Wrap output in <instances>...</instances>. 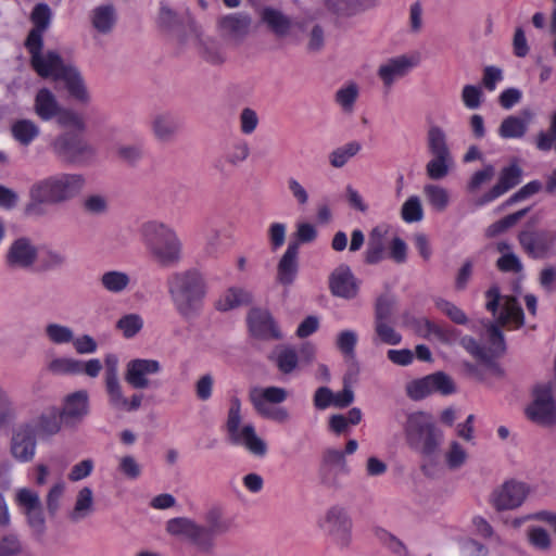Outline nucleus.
Returning a JSON list of instances; mask_svg holds the SVG:
<instances>
[{
	"mask_svg": "<svg viewBox=\"0 0 556 556\" xmlns=\"http://www.w3.org/2000/svg\"><path fill=\"white\" fill-rule=\"evenodd\" d=\"M51 17V9L46 3H38L31 12L34 27L25 41L30 54V64L40 77L64 81L72 98L80 103H87L90 97L77 68L65 63L55 51L42 52L43 33L50 26Z\"/></svg>",
	"mask_w": 556,
	"mask_h": 556,
	"instance_id": "obj_1",
	"label": "nucleus"
},
{
	"mask_svg": "<svg viewBox=\"0 0 556 556\" xmlns=\"http://www.w3.org/2000/svg\"><path fill=\"white\" fill-rule=\"evenodd\" d=\"M86 185L79 173H55L35 181L29 188V202L25 206L28 216H42L45 205L65 204L78 197Z\"/></svg>",
	"mask_w": 556,
	"mask_h": 556,
	"instance_id": "obj_2",
	"label": "nucleus"
},
{
	"mask_svg": "<svg viewBox=\"0 0 556 556\" xmlns=\"http://www.w3.org/2000/svg\"><path fill=\"white\" fill-rule=\"evenodd\" d=\"M166 287L173 307L181 318L192 319L201 314L207 285L198 269L173 271L167 277Z\"/></svg>",
	"mask_w": 556,
	"mask_h": 556,
	"instance_id": "obj_3",
	"label": "nucleus"
},
{
	"mask_svg": "<svg viewBox=\"0 0 556 556\" xmlns=\"http://www.w3.org/2000/svg\"><path fill=\"white\" fill-rule=\"evenodd\" d=\"M141 237L149 255L160 266H175L182 260V242L169 225L147 222L141 226Z\"/></svg>",
	"mask_w": 556,
	"mask_h": 556,
	"instance_id": "obj_4",
	"label": "nucleus"
},
{
	"mask_svg": "<svg viewBox=\"0 0 556 556\" xmlns=\"http://www.w3.org/2000/svg\"><path fill=\"white\" fill-rule=\"evenodd\" d=\"M226 431L231 444L243 447L255 457H264L268 446L262 439L252 422L242 424L241 402L232 397L227 414Z\"/></svg>",
	"mask_w": 556,
	"mask_h": 556,
	"instance_id": "obj_5",
	"label": "nucleus"
},
{
	"mask_svg": "<svg viewBox=\"0 0 556 556\" xmlns=\"http://www.w3.org/2000/svg\"><path fill=\"white\" fill-rule=\"evenodd\" d=\"M405 440L410 448L422 455H432L441 444L442 432L437 429L430 414L414 412L403 425Z\"/></svg>",
	"mask_w": 556,
	"mask_h": 556,
	"instance_id": "obj_6",
	"label": "nucleus"
},
{
	"mask_svg": "<svg viewBox=\"0 0 556 556\" xmlns=\"http://www.w3.org/2000/svg\"><path fill=\"white\" fill-rule=\"evenodd\" d=\"M427 151L431 159L426 164V174L432 180L445 178L454 167L447 136L440 126H430L426 136Z\"/></svg>",
	"mask_w": 556,
	"mask_h": 556,
	"instance_id": "obj_7",
	"label": "nucleus"
},
{
	"mask_svg": "<svg viewBox=\"0 0 556 556\" xmlns=\"http://www.w3.org/2000/svg\"><path fill=\"white\" fill-rule=\"evenodd\" d=\"M288 399V391L280 387L256 388L251 391L250 400L256 413L263 418L285 424L290 419V413L282 406Z\"/></svg>",
	"mask_w": 556,
	"mask_h": 556,
	"instance_id": "obj_8",
	"label": "nucleus"
},
{
	"mask_svg": "<svg viewBox=\"0 0 556 556\" xmlns=\"http://www.w3.org/2000/svg\"><path fill=\"white\" fill-rule=\"evenodd\" d=\"M485 307L496 318L497 324L516 329L523 325V311L516 298L502 295L497 286L485 292Z\"/></svg>",
	"mask_w": 556,
	"mask_h": 556,
	"instance_id": "obj_9",
	"label": "nucleus"
},
{
	"mask_svg": "<svg viewBox=\"0 0 556 556\" xmlns=\"http://www.w3.org/2000/svg\"><path fill=\"white\" fill-rule=\"evenodd\" d=\"M525 414L529 420L539 426L556 425V400L553 396L551 383H540L533 388L532 401L526 407Z\"/></svg>",
	"mask_w": 556,
	"mask_h": 556,
	"instance_id": "obj_10",
	"label": "nucleus"
},
{
	"mask_svg": "<svg viewBox=\"0 0 556 556\" xmlns=\"http://www.w3.org/2000/svg\"><path fill=\"white\" fill-rule=\"evenodd\" d=\"M166 531L173 536L187 540L199 553L211 554V540L204 525L188 517H176L167 520Z\"/></svg>",
	"mask_w": 556,
	"mask_h": 556,
	"instance_id": "obj_11",
	"label": "nucleus"
},
{
	"mask_svg": "<svg viewBox=\"0 0 556 556\" xmlns=\"http://www.w3.org/2000/svg\"><path fill=\"white\" fill-rule=\"evenodd\" d=\"M522 250L532 258L544 260L556 256V231L551 229H526L518 235Z\"/></svg>",
	"mask_w": 556,
	"mask_h": 556,
	"instance_id": "obj_12",
	"label": "nucleus"
},
{
	"mask_svg": "<svg viewBox=\"0 0 556 556\" xmlns=\"http://www.w3.org/2000/svg\"><path fill=\"white\" fill-rule=\"evenodd\" d=\"M14 501L31 530L36 534H42L46 530V517L39 493L30 488H20L15 491Z\"/></svg>",
	"mask_w": 556,
	"mask_h": 556,
	"instance_id": "obj_13",
	"label": "nucleus"
},
{
	"mask_svg": "<svg viewBox=\"0 0 556 556\" xmlns=\"http://www.w3.org/2000/svg\"><path fill=\"white\" fill-rule=\"evenodd\" d=\"M405 390L409 399L418 401L434 392H439L443 395L452 394L455 391V386L447 375L443 372H435L409 381L406 384Z\"/></svg>",
	"mask_w": 556,
	"mask_h": 556,
	"instance_id": "obj_14",
	"label": "nucleus"
},
{
	"mask_svg": "<svg viewBox=\"0 0 556 556\" xmlns=\"http://www.w3.org/2000/svg\"><path fill=\"white\" fill-rule=\"evenodd\" d=\"M162 364L154 358H132L125 366V381L135 390L152 387L151 377L160 375Z\"/></svg>",
	"mask_w": 556,
	"mask_h": 556,
	"instance_id": "obj_15",
	"label": "nucleus"
},
{
	"mask_svg": "<svg viewBox=\"0 0 556 556\" xmlns=\"http://www.w3.org/2000/svg\"><path fill=\"white\" fill-rule=\"evenodd\" d=\"M53 152L71 163H80L94 153L92 147L79 135L66 132L52 142Z\"/></svg>",
	"mask_w": 556,
	"mask_h": 556,
	"instance_id": "obj_16",
	"label": "nucleus"
},
{
	"mask_svg": "<svg viewBox=\"0 0 556 556\" xmlns=\"http://www.w3.org/2000/svg\"><path fill=\"white\" fill-rule=\"evenodd\" d=\"M528 493L526 483L509 480L492 492L491 503L496 510L515 509L522 505Z\"/></svg>",
	"mask_w": 556,
	"mask_h": 556,
	"instance_id": "obj_17",
	"label": "nucleus"
},
{
	"mask_svg": "<svg viewBox=\"0 0 556 556\" xmlns=\"http://www.w3.org/2000/svg\"><path fill=\"white\" fill-rule=\"evenodd\" d=\"M251 153L250 144L243 138L236 137L225 143L222 153L215 162V168L228 174L243 164Z\"/></svg>",
	"mask_w": 556,
	"mask_h": 556,
	"instance_id": "obj_18",
	"label": "nucleus"
},
{
	"mask_svg": "<svg viewBox=\"0 0 556 556\" xmlns=\"http://www.w3.org/2000/svg\"><path fill=\"white\" fill-rule=\"evenodd\" d=\"M419 63L417 54H403L391 58L378 68V76L386 88L390 89L393 84L405 77Z\"/></svg>",
	"mask_w": 556,
	"mask_h": 556,
	"instance_id": "obj_19",
	"label": "nucleus"
},
{
	"mask_svg": "<svg viewBox=\"0 0 556 556\" xmlns=\"http://www.w3.org/2000/svg\"><path fill=\"white\" fill-rule=\"evenodd\" d=\"M522 178V169L517 163H511L501 169L496 184L477 200L478 206H484L513 188H515Z\"/></svg>",
	"mask_w": 556,
	"mask_h": 556,
	"instance_id": "obj_20",
	"label": "nucleus"
},
{
	"mask_svg": "<svg viewBox=\"0 0 556 556\" xmlns=\"http://www.w3.org/2000/svg\"><path fill=\"white\" fill-rule=\"evenodd\" d=\"M249 329L253 337L262 340H281L283 333L271 314L266 309L253 308L248 315Z\"/></svg>",
	"mask_w": 556,
	"mask_h": 556,
	"instance_id": "obj_21",
	"label": "nucleus"
},
{
	"mask_svg": "<svg viewBox=\"0 0 556 556\" xmlns=\"http://www.w3.org/2000/svg\"><path fill=\"white\" fill-rule=\"evenodd\" d=\"M391 232L392 227L387 223L378 224L370 230L365 252L367 264H378L387 257Z\"/></svg>",
	"mask_w": 556,
	"mask_h": 556,
	"instance_id": "obj_22",
	"label": "nucleus"
},
{
	"mask_svg": "<svg viewBox=\"0 0 556 556\" xmlns=\"http://www.w3.org/2000/svg\"><path fill=\"white\" fill-rule=\"evenodd\" d=\"M62 415L58 407L49 406L45 408L36 418L30 422L25 424L29 427L31 433L40 439H48L56 434L62 427Z\"/></svg>",
	"mask_w": 556,
	"mask_h": 556,
	"instance_id": "obj_23",
	"label": "nucleus"
},
{
	"mask_svg": "<svg viewBox=\"0 0 556 556\" xmlns=\"http://www.w3.org/2000/svg\"><path fill=\"white\" fill-rule=\"evenodd\" d=\"M330 290L333 295L346 300L354 299L358 292V283L349 266L342 265L336 268L329 279Z\"/></svg>",
	"mask_w": 556,
	"mask_h": 556,
	"instance_id": "obj_24",
	"label": "nucleus"
},
{
	"mask_svg": "<svg viewBox=\"0 0 556 556\" xmlns=\"http://www.w3.org/2000/svg\"><path fill=\"white\" fill-rule=\"evenodd\" d=\"M533 116L534 114L530 109H522L519 115L506 116L498 127V136L502 139L522 138L527 134Z\"/></svg>",
	"mask_w": 556,
	"mask_h": 556,
	"instance_id": "obj_25",
	"label": "nucleus"
},
{
	"mask_svg": "<svg viewBox=\"0 0 556 556\" xmlns=\"http://www.w3.org/2000/svg\"><path fill=\"white\" fill-rule=\"evenodd\" d=\"M299 242H291L277 266V281L283 286H291L298 275Z\"/></svg>",
	"mask_w": 556,
	"mask_h": 556,
	"instance_id": "obj_26",
	"label": "nucleus"
},
{
	"mask_svg": "<svg viewBox=\"0 0 556 556\" xmlns=\"http://www.w3.org/2000/svg\"><path fill=\"white\" fill-rule=\"evenodd\" d=\"M88 393L85 390L67 395L64 400L63 408L60 410L65 422L74 424L81 420L88 414Z\"/></svg>",
	"mask_w": 556,
	"mask_h": 556,
	"instance_id": "obj_27",
	"label": "nucleus"
},
{
	"mask_svg": "<svg viewBox=\"0 0 556 556\" xmlns=\"http://www.w3.org/2000/svg\"><path fill=\"white\" fill-rule=\"evenodd\" d=\"M178 117L170 112H159L152 116L151 129L153 136L161 142L172 141L179 130Z\"/></svg>",
	"mask_w": 556,
	"mask_h": 556,
	"instance_id": "obj_28",
	"label": "nucleus"
},
{
	"mask_svg": "<svg viewBox=\"0 0 556 556\" xmlns=\"http://www.w3.org/2000/svg\"><path fill=\"white\" fill-rule=\"evenodd\" d=\"M7 257L10 266L27 268L34 264L37 250L28 239L20 238L11 244Z\"/></svg>",
	"mask_w": 556,
	"mask_h": 556,
	"instance_id": "obj_29",
	"label": "nucleus"
},
{
	"mask_svg": "<svg viewBox=\"0 0 556 556\" xmlns=\"http://www.w3.org/2000/svg\"><path fill=\"white\" fill-rule=\"evenodd\" d=\"M11 451L20 462L25 463L33 459L36 452V435L31 433L29 427L18 428L13 435Z\"/></svg>",
	"mask_w": 556,
	"mask_h": 556,
	"instance_id": "obj_30",
	"label": "nucleus"
},
{
	"mask_svg": "<svg viewBox=\"0 0 556 556\" xmlns=\"http://www.w3.org/2000/svg\"><path fill=\"white\" fill-rule=\"evenodd\" d=\"M94 509L92 489L90 486H83L75 496L74 505L67 513V518L71 522L77 523L91 516Z\"/></svg>",
	"mask_w": 556,
	"mask_h": 556,
	"instance_id": "obj_31",
	"label": "nucleus"
},
{
	"mask_svg": "<svg viewBox=\"0 0 556 556\" xmlns=\"http://www.w3.org/2000/svg\"><path fill=\"white\" fill-rule=\"evenodd\" d=\"M251 26V17L247 13H232L222 16L218 20V27L222 31L233 38H243L248 35Z\"/></svg>",
	"mask_w": 556,
	"mask_h": 556,
	"instance_id": "obj_32",
	"label": "nucleus"
},
{
	"mask_svg": "<svg viewBox=\"0 0 556 556\" xmlns=\"http://www.w3.org/2000/svg\"><path fill=\"white\" fill-rule=\"evenodd\" d=\"M34 110L42 121H50L60 113L61 106L55 96L49 89L42 88L36 94Z\"/></svg>",
	"mask_w": 556,
	"mask_h": 556,
	"instance_id": "obj_33",
	"label": "nucleus"
},
{
	"mask_svg": "<svg viewBox=\"0 0 556 556\" xmlns=\"http://www.w3.org/2000/svg\"><path fill=\"white\" fill-rule=\"evenodd\" d=\"M252 301L251 293L238 287H231L227 289L216 301V309L220 312H227L237 308L242 305H247Z\"/></svg>",
	"mask_w": 556,
	"mask_h": 556,
	"instance_id": "obj_34",
	"label": "nucleus"
},
{
	"mask_svg": "<svg viewBox=\"0 0 556 556\" xmlns=\"http://www.w3.org/2000/svg\"><path fill=\"white\" fill-rule=\"evenodd\" d=\"M270 359L274 361L278 370L285 375H290L299 366V355L291 345H278L273 351Z\"/></svg>",
	"mask_w": 556,
	"mask_h": 556,
	"instance_id": "obj_35",
	"label": "nucleus"
},
{
	"mask_svg": "<svg viewBox=\"0 0 556 556\" xmlns=\"http://www.w3.org/2000/svg\"><path fill=\"white\" fill-rule=\"evenodd\" d=\"M117 20L116 10L112 4L96 7L91 12V24L101 34H109Z\"/></svg>",
	"mask_w": 556,
	"mask_h": 556,
	"instance_id": "obj_36",
	"label": "nucleus"
},
{
	"mask_svg": "<svg viewBox=\"0 0 556 556\" xmlns=\"http://www.w3.org/2000/svg\"><path fill=\"white\" fill-rule=\"evenodd\" d=\"M205 522L204 529L207 531L208 538L211 540V553L214 549L215 543L214 538L219 534L226 533L231 526L230 520L223 517L222 510L219 508H211L205 514Z\"/></svg>",
	"mask_w": 556,
	"mask_h": 556,
	"instance_id": "obj_37",
	"label": "nucleus"
},
{
	"mask_svg": "<svg viewBox=\"0 0 556 556\" xmlns=\"http://www.w3.org/2000/svg\"><path fill=\"white\" fill-rule=\"evenodd\" d=\"M496 250L501 253V257L496 262V266L504 273H520L522 263L518 255L513 251V247L507 241H498Z\"/></svg>",
	"mask_w": 556,
	"mask_h": 556,
	"instance_id": "obj_38",
	"label": "nucleus"
},
{
	"mask_svg": "<svg viewBox=\"0 0 556 556\" xmlns=\"http://www.w3.org/2000/svg\"><path fill=\"white\" fill-rule=\"evenodd\" d=\"M321 470L325 477L332 472L348 475L350 469L344 453L337 448H327L323 455Z\"/></svg>",
	"mask_w": 556,
	"mask_h": 556,
	"instance_id": "obj_39",
	"label": "nucleus"
},
{
	"mask_svg": "<svg viewBox=\"0 0 556 556\" xmlns=\"http://www.w3.org/2000/svg\"><path fill=\"white\" fill-rule=\"evenodd\" d=\"M261 18L278 36H285L290 30L291 20L279 10L264 8Z\"/></svg>",
	"mask_w": 556,
	"mask_h": 556,
	"instance_id": "obj_40",
	"label": "nucleus"
},
{
	"mask_svg": "<svg viewBox=\"0 0 556 556\" xmlns=\"http://www.w3.org/2000/svg\"><path fill=\"white\" fill-rule=\"evenodd\" d=\"M485 350L489 355V362L502 355L506 350L504 336L496 324H488L485 329Z\"/></svg>",
	"mask_w": 556,
	"mask_h": 556,
	"instance_id": "obj_41",
	"label": "nucleus"
},
{
	"mask_svg": "<svg viewBox=\"0 0 556 556\" xmlns=\"http://www.w3.org/2000/svg\"><path fill=\"white\" fill-rule=\"evenodd\" d=\"M422 192L429 205L437 212H444L450 205V192L440 185L427 184Z\"/></svg>",
	"mask_w": 556,
	"mask_h": 556,
	"instance_id": "obj_42",
	"label": "nucleus"
},
{
	"mask_svg": "<svg viewBox=\"0 0 556 556\" xmlns=\"http://www.w3.org/2000/svg\"><path fill=\"white\" fill-rule=\"evenodd\" d=\"M13 138L23 146L30 144L39 136V127L30 119H17L11 126Z\"/></svg>",
	"mask_w": 556,
	"mask_h": 556,
	"instance_id": "obj_43",
	"label": "nucleus"
},
{
	"mask_svg": "<svg viewBox=\"0 0 556 556\" xmlns=\"http://www.w3.org/2000/svg\"><path fill=\"white\" fill-rule=\"evenodd\" d=\"M130 277L122 270H108L100 278L101 286L108 292L122 293L126 291L130 285Z\"/></svg>",
	"mask_w": 556,
	"mask_h": 556,
	"instance_id": "obj_44",
	"label": "nucleus"
},
{
	"mask_svg": "<svg viewBox=\"0 0 556 556\" xmlns=\"http://www.w3.org/2000/svg\"><path fill=\"white\" fill-rule=\"evenodd\" d=\"M47 340L55 345L71 344L74 341V330L59 323H48L45 327Z\"/></svg>",
	"mask_w": 556,
	"mask_h": 556,
	"instance_id": "obj_45",
	"label": "nucleus"
},
{
	"mask_svg": "<svg viewBox=\"0 0 556 556\" xmlns=\"http://www.w3.org/2000/svg\"><path fill=\"white\" fill-rule=\"evenodd\" d=\"M358 96V86L351 81L337 90L334 100L344 113H352L354 111Z\"/></svg>",
	"mask_w": 556,
	"mask_h": 556,
	"instance_id": "obj_46",
	"label": "nucleus"
},
{
	"mask_svg": "<svg viewBox=\"0 0 556 556\" xmlns=\"http://www.w3.org/2000/svg\"><path fill=\"white\" fill-rule=\"evenodd\" d=\"M362 150V144L358 141H350L329 154V162L332 167H343L352 157H354Z\"/></svg>",
	"mask_w": 556,
	"mask_h": 556,
	"instance_id": "obj_47",
	"label": "nucleus"
},
{
	"mask_svg": "<svg viewBox=\"0 0 556 556\" xmlns=\"http://www.w3.org/2000/svg\"><path fill=\"white\" fill-rule=\"evenodd\" d=\"M48 369L56 375H79L81 361L68 356L56 357L49 363Z\"/></svg>",
	"mask_w": 556,
	"mask_h": 556,
	"instance_id": "obj_48",
	"label": "nucleus"
},
{
	"mask_svg": "<svg viewBox=\"0 0 556 556\" xmlns=\"http://www.w3.org/2000/svg\"><path fill=\"white\" fill-rule=\"evenodd\" d=\"M103 383L109 405L116 410H121L126 400L121 379H106L103 380Z\"/></svg>",
	"mask_w": 556,
	"mask_h": 556,
	"instance_id": "obj_49",
	"label": "nucleus"
},
{
	"mask_svg": "<svg viewBox=\"0 0 556 556\" xmlns=\"http://www.w3.org/2000/svg\"><path fill=\"white\" fill-rule=\"evenodd\" d=\"M116 328L124 338L131 339L142 330L143 319L139 314H126L117 320Z\"/></svg>",
	"mask_w": 556,
	"mask_h": 556,
	"instance_id": "obj_50",
	"label": "nucleus"
},
{
	"mask_svg": "<svg viewBox=\"0 0 556 556\" xmlns=\"http://www.w3.org/2000/svg\"><path fill=\"white\" fill-rule=\"evenodd\" d=\"M444 459L446 466L451 470H456L466 464L468 459V453L458 441L454 440L450 443L447 450L445 451Z\"/></svg>",
	"mask_w": 556,
	"mask_h": 556,
	"instance_id": "obj_51",
	"label": "nucleus"
},
{
	"mask_svg": "<svg viewBox=\"0 0 556 556\" xmlns=\"http://www.w3.org/2000/svg\"><path fill=\"white\" fill-rule=\"evenodd\" d=\"M401 217L404 222L412 224L420 222L424 217L421 201L417 195L409 197L402 205Z\"/></svg>",
	"mask_w": 556,
	"mask_h": 556,
	"instance_id": "obj_52",
	"label": "nucleus"
},
{
	"mask_svg": "<svg viewBox=\"0 0 556 556\" xmlns=\"http://www.w3.org/2000/svg\"><path fill=\"white\" fill-rule=\"evenodd\" d=\"M460 97L464 106L468 110L479 109L484 101L482 87L477 85H465Z\"/></svg>",
	"mask_w": 556,
	"mask_h": 556,
	"instance_id": "obj_53",
	"label": "nucleus"
},
{
	"mask_svg": "<svg viewBox=\"0 0 556 556\" xmlns=\"http://www.w3.org/2000/svg\"><path fill=\"white\" fill-rule=\"evenodd\" d=\"M529 543L539 551H547L552 545L548 532L539 526H531L527 529Z\"/></svg>",
	"mask_w": 556,
	"mask_h": 556,
	"instance_id": "obj_54",
	"label": "nucleus"
},
{
	"mask_svg": "<svg viewBox=\"0 0 556 556\" xmlns=\"http://www.w3.org/2000/svg\"><path fill=\"white\" fill-rule=\"evenodd\" d=\"M375 331L379 340L389 345L401 343L402 336L390 325V320L375 321Z\"/></svg>",
	"mask_w": 556,
	"mask_h": 556,
	"instance_id": "obj_55",
	"label": "nucleus"
},
{
	"mask_svg": "<svg viewBox=\"0 0 556 556\" xmlns=\"http://www.w3.org/2000/svg\"><path fill=\"white\" fill-rule=\"evenodd\" d=\"M23 552L21 539L15 533H8L0 538V556H18Z\"/></svg>",
	"mask_w": 556,
	"mask_h": 556,
	"instance_id": "obj_56",
	"label": "nucleus"
},
{
	"mask_svg": "<svg viewBox=\"0 0 556 556\" xmlns=\"http://www.w3.org/2000/svg\"><path fill=\"white\" fill-rule=\"evenodd\" d=\"M65 483L63 481H59L54 483L46 496V505L47 509L50 515L54 516L60 507H61V500L65 493Z\"/></svg>",
	"mask_w": 556,
	"mask_h": 556,
	"instance_id": "obj_57",
	"label": "nucleus"
},
{
	"mask_svg": "<svg viewBox=\"0 0 556 556\" xmlns=\"http://www.w3.org/2000/svg\"><path fill=\"white\" fill-rule=\"evenodd\" d=\"M495 174V168L492 164H486L483 168L475 172L467 182V190L469 192H476L480 187L490 181Z\"/></svg>",
	"mask_w": 556,
	"mask_h": 556,
	"instance_id": "obj_58",
	"label": "nucleus"
},
{
	"mask_svg": "<svg viewBox=\"0 0 556 556\" xmlns=\"http://www.w3.org/2000/svg\"><path fill=\"white\" fill-rule=\"evenodd\" d=\"M118 471L129 480H137L142 469L132 455H124L118 458Z\"/></svg>",
	"mask_w": 556,
	"mask_h": 556,
	"instance_id": "obj_59",
	"label": "nucleus"
},
{
	"mask_svg": "<svg viewBox=\"0 0 556 556\" xmlns=\"http://www.w3.org/2000/svg\"><path fill=\"white\" fill-rule=\"evenodd\" d=\"M387 257L395 263L402 264L407 260V244L399 236H392L387 251Z\"/></svg>",
	"mask_w": 556,
	"mask_h": 556,
	"instance_id": "obj_60",
	"label": "nucleus"
},
{
	"mask_svg": "<svg viewBox=\"0 0 556 556\" xmlns=\"http://www.w3.org/2000/svg\"><path fill=\"white\" fill-rule=\"evenodd\" d=\"M357 343V334L354 330H343L339 332L336 345L346 356L354 354L355 345Z\"/></svg>",
	"mask_w": 556,
	"mask_h": 556,
	"instance_id": "obj_61",
	"label": "nucleus"
},
{
	"mask_svg": "<svg viewBox=\"0 0 556 556\" xmlns=\"http://www.w3.org/2000/svg\"><path fill=\"white\" fill-rule=\"evenodd\" d=\"M504 79L503 71L493 65L485 66L482 75V86L485 90L492 92L496 89L497 85Z\"/></svg>",
	"mask_w": 556,
	"mask_h": 556,
	"instance_id": "obj_62",
	"label": "nucleus"
},
{
	"mask_svg": "<svg viewBox=\"0 0 556 556\" xmlns=\"http://www.w3.org/2000/svg\"><path fill=\"white\" fill-rule=\"evenodd\" d=\"M287 226L283 223H271L268 227L267 235L273 251L280 249L286 241Z\"/></svg>",
	"mask_w": 556,
	"mask_h": 556,
	"instance_id": "obj_63",
	"label": "nucleus"
},
{
	"mask_svg": "<svg viewBox=\"0 0 556 556\" xmlns=\"http://www.w3.org/2000/svg\"><path fill=\"white\" fill-rule=\"evenodd\" d=\"M240 131L243 135L253 134L258 126V116L256 112L250 108H244L239 115Z\"/></svg>",
	"mask_w": 556,
	"mask_h": 556,
	"instance_id": "obj_64",
	"label": "nucleus"
}]
</instances>
